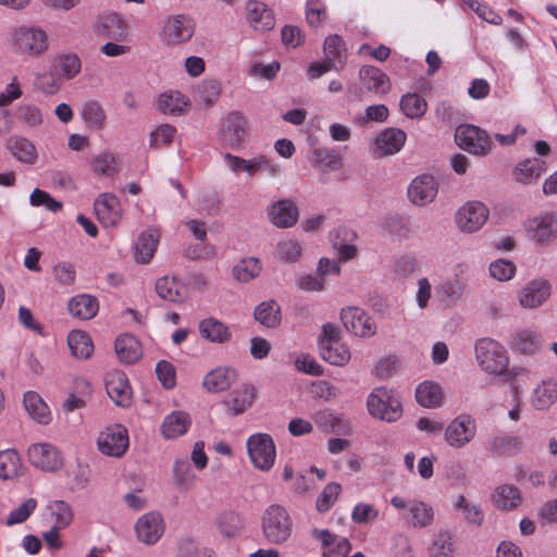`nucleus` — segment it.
Here are the masks:
<instances>
[{"mask_svg":"<svg viewBox=\"0 0 557 557\" xmlns=\"http://www.w3.org/2000/svg\"><path fill=\"white\" fill-rule=\"evenodd\" d=\"M391 505L397 510L408 509V521L414 528H428L434 521V509L425 502L419 499L407 502L400 496H393Z\"/></svg>","mask_w":557,"mask_h":557,"instance_id":"obj_14","label":"nucleus"},{"mask_svg":"<svg viewBox=\"0 0 557 557\" xmlns=\"http://www.w3.org/2000/svg\"><path fill=\"white\" fill-rule=\"evenodd\" d=\"M82 117L91 129H101L106 122V113L102 107L96 101H88L83 106Z\"/></svg>","mask_w":557,"mask_h":557,"instance_id":"obj_58","label":"nucleus"},{"mask_svg":"<svg viewBox=\"0 0 557 557\" xmlns=\"http://www.w3.org/2000/svg\"><path fill=\"white\" fill-rule=\"evenodd\" d=\"M319 349L322 359L333 366L344 367L351 358L349 347L341 341L339 329L332 323L322 325Z\"/></svg>","mask_w":557,"mask_h":557,"instance_id":"obj_3","label":"nucleus"},{"mask_svg":"<svg viewBox=\"0 0 557 557\" xmlns=\"http://www.w3.org/2000/svg\"><path fill=\"white\" fill-rule=\"evenodd\" d=\"M198 331L202 338L213 344H224L232 339L230 327L213 317L201 320Z\"/></svg>","mask_w":557,"mask_h":557,"instance_id":"obj_32","label":"nucleus"},{"mask_svg":"<svg viewBox=\"0 0 557 557\" xmlns=\"http://www.w3.org/2000/svg\"><path fill=\"white\" fill-rule=\"evenodd\" d=\"M544 171V162L533 158L518 163L515 170L516 181L522 184H532L539 180Z\"/></svg>","mask_w":557,"mask_h":557,"instance_id":"obj_47","label":"nucleus"},{"mask_svg":"<svg viewBox=\"0 0 557 557\" xmlns=\"http://www.w3.org/2000/svg\"><path fill=\"white\" fill-rule=\"evenodd\" d=\"M344 327L359 337H371L376 332V325L367 312L358 307H345L339 313Z\"/></svg>","mask_w":557,"mask_h":557,"instance_id":"obj_15","label":"nucleus"},{"mask_svg":"<svg viewBox=\"0 0 557 557\" xmlns=\"http://www.w3.org/2000/svg\"><path fill=\"white\" fill-rule=\"evenodd\" d=\"M67 308L72 317L79 320H90L97 314L99 304L96 297L79 294L70 299Z\"/></svg>","mask_w":557,"mask_h":557,"instance_id":"obj_38","label":"nucleus"},{"mask_svg":"<svg viewBox=\"0 0 557 557\" xmlns=\"http://www.w3.org/2000/svg\"><path fill=\"white\" fill-rule=\"evenodd\" d=\"M453 507L455 510L461 511L465 520L471 524L480 527L484 521V512L481 506L463 495H458L455 498Z\"/></svg>","mask_w":557,"mask_h":557,"instance_id":"obj_48","label":"nucleus"},{"mask_svg":"<svg viewBox=\"0 0 557 557\" xmlns=\"http://www.w3.org/2000/svg\"><path fill=\"white\" fill-rule=\"evenodd\" d=\"M255 398V387L252 385L245 384L232 392L226 404L232 413L237 416L250 408Z\"/></svg>","mask_w":557,"mask_h":557,"instance_id":"obj_44","label":"nucleus"},{"mask_svg":"<svg viewBox=\"0 0 557 557\" xmlns=\"http://www.w3.org/2000/svg\"><path fill=\"white\" fill-rule=\"evenodd\" d=\"M188 107L189 99L177 90L162 92L157 101V108L163 114L181 115Z\"/></svg>","mask_w":557,"mask_h":557,"instance_id":"obj_37","label":"nucleus"},{"mask_svg":"<svg viewBox=\"0 0 557 557\" xmlns=\"http://www.w3.org/2000/svg\"><path fill=\"white\" fill-rule=\"evenodd\" d=\"M221 95V85L215 79H205L196 88V99L206 107L218 101Z\"/></svg>","mask_w":557,"mask_h":557,"instance_id":"obj_57","label":"nucleus"},{"mask_svg":"<svg viewBox=\"0 0 557 557\" xmlns=\"http://www.w3.org/2000/svg\"><path fill=\"white\" fill-rule=\"evenodd\" d=\"M522 447L523 443L519 436L500 433L488 441L486 449L492 457L504 458L517 455Z\"/></svg>","mask_w":557,"mask_h":557,"instance_id":"obj_25","label":"nucleus"},{"mask_svg":"<svg viewBox=\"0 0 557 557\" xmlns=\"http://www.w3.org/2000/svg\"><path fill=\"white\" fill-rule=\"evenodd\" d=\"M525 231L532 242L543 245L557 236V214L541 213L525 222Z\"/></svg>","mask_w":557,"mask_h":557,"instance_id":"obj_16","label":"nucleus"},{"mask_svg":"<svg viewBox=\"0 0 557 557\" xmlns=\"http://www.w3.org/2000/svg\"><path fill=\"white\" fill-rule=\"evenodd\" d=\"M247 451L251 463L261 471H269L275 461L276 449L272 437L265 433H256L248 437Z\"/></svg>","mask_w":557,"mask_h":557,"instance_id":"obj_8","label":"nucleus"},{"mask_svg":"<svg viewBox=\"0 0 557 557\" xmlns=\"http://www.w3.org/2000/svg\"><path fill=\"white\" fill-rule=\"evenodd\" d=\"M367 407L372 417L386 422H394L403 414L399 398L386 387L374 388L368 396Z\"/></svg>","mask_w":557,"mask_h":557,"instance_id":"obj_4","label":"nucleus"},{"mask_svg":"<svg viewBox=\"0 0 557 557\" xmlns=\"http://www.w3.org/2000/svg\"><path fill=\"white\" fill-rule=\"evenodd\" d=\"M359 78L363 87L375 95H385L391 89L388 76L377 67L362 66L359 71Z\"/></svg>","mask_w":557,"mask_h":557,"instance_id":"obj_29","label":"nucleus"},{"mask_svg":"<svg viewBox=\"0 0 557 557\" xmlns=\"http://www.w3.org/2000/svg\"><path fill=\"white\" fill-rule=\"evenodd\" d=\"M109 397L121 407H128L132 403V388L125 373L112 371L106 380Z\"/></svg>","mask_w":557,"mask_h":557,"instance_id":"obj_23","label":"nucleus"},{"mask_svg":"<svg viewBox=\"0 0 557 557\" xmlns=\"http://www.w3.org/2000/svg\"><path fill=\"white\" fill-rule=\"evenodd\" d=\"M550 296V285L545 280L529 282L519 293V304L525 309H534L542 306Z\"/></svg>","mask_w":557,"mask_h":557,"instance_id":"obj_22","label":"nucleus"},{"mask_svg":"<svg viewBox=\"0 0 557 557\" xmlns=\"http://www.w3.org/2000/svg\"><path fill=\"white\" fill-rule=\"evenodd\" d=\"M159 238L152 233H143L135 245V259L137 262L147 263L153 257Z\"/></svg>","mask_w":557,"mask_h":557,"instance_id":"obj_54","label":"nucleus"},{"mask_svg":"<svg viewBox=\"0 0 557 557\" xmlns=\"http://www.w3.org/2000/svg\"><path fill=\"white\" fill-rule=\"evenodd\" d=\"M128 445V433L122 424L106 428L97 437L98 450L109 457H122L126 453Z\"/></svg>","mask_w":557,"mask_h":557,"instance_id":"obj_11","label":"nucleus"},{"mask_svg":"<svg viewBox=\"0 0 557 557\" xmlns=\"http://www.w3.org/2000/svg\"><path fill=\"white\" fill-rule=\"evenodd\" d=\"M11 39L14 52L21 55L37 57L48 49L47 34L40 27H16L11 33Z\"/></svg>","mask_w":557,"mask_h":557,"instance_id":"obj_6","label":"nucleus"},{"mask_svg":"<svg viewBox=\"0 0 557 557\" xmlns=\"http://www.w3.org/2000/svg\"><path fill=\"white\" fill-rule=\"evenodd\" d=\"M37 508V500L33 497L24 500L17 508L10 511L5 524L12 527L25 522Z\"/></svg>","mask_w":557,"mask_h":557,"instance_id":"obj_64","label":"nucleus"},{"mask_svg":"<svg viewBox=\"0 0 557 557\" xmlns=\"http://www.w3.org/2000/svg\"><path fill=\"white\" fill-rule=\"evenodd\" d=\"M298 289L307 293H321L326 288L325 278L318 272L299 275L296 280Z\"/></svg>","mask_w":557,"mask_h":557,"instance_id":"obj_63","label":"nucleus"},{"mask_svg":"<svg viewBox=\"0 0 557 557\" xmlns=\"http://www.w3.org/2000/svg\"><path fill=\"white\" fill-rule=\"evenodd\" d=\"M428 104L418 94H407L400 100V109L407 117L419 119L424 115Z\"/></svg>","mask_w":557,"mask_h":557,"instance_id":"obj_59","label":"nucleus"},{"mask_svg":"<svg viewBox=\"0 0 557 557\" xmlns=\"http://www.w3.org/2000/svg\"><path fill=\"white\" fill-rule=\"evenodd\" d=\"M190 425V416L186 411L175 410L164 417L160 431L165 440H174L186 434Z\"/></svg>","mask_w":557,"mask_h":557,"instance_id":"obj_27","label":"nucleus"},{"mask_svg":"<svg viewBox=\"0 0 557 557\" xmlns=\"http://www.w3.org/2000/svg\"><path fill=\"white\" fill-rule=\"evenodd\" d=\"M437 191L438 188L434 177L422 174L411 181L407 194L411 203L423 207L435 199Z\"/></svg>","mask_w":557,"mask_h":557,"instance_id":"obj_18","label":"nucleus"},{"mask_svg":"<svg viewBox=\"0 0 557 557\" xmlns=\"http://www.w3.org/2000/svg\"><path fill=\"white\" fill-rule=\"evenodd\" d=\"M416 399L424 408H440L444 404V392L438 383L423 381L416 388Z\"/></svg>","mask_w":557,"mask_h":557,"instance_id":"obj_34","label":"nucleus"},{"mask_svg":"<svg viewBox=\"0 0 557 557\" xmlns=\"http://www.w3.org/2000/svg\"><path fill=\"white\" fill-rule=\"evenodd\" d=\"M261 533L267 543L283 545L292 536L293 519L287 509L278 504L268 506L261 516Z\"/></svg>","mask_w":557,"mask_h":557,"instance_id":"obj_1","label":"nucleus"},{"mask_svg":"<svg viewBox=\"0 0 557 557\" xmlns=\"http://www.w3.org/2000/svg\"><path fill=\"white\" fill-rule=\"evenodd\" d=\"M324 55L332 65L343 69L346 61L345 42L337 35H330L324 40Z\"/></svg>","mask_w":557,"mask_h":557,"instance_id":"obj_52","label":"nucleus"},{"mask_svg":"<svg viewBox=\"0 0 557 557\" xmlns=\"http://www.w3.org/2000/svg\"><path fill=\"white\" fill-rule=\"evenodd\" d=\"M216 525L225 537H234L243 529V519L236 511L225 510L216 517Z\"/></svg>","mask_w":557,"mask_h":557,"instance_id":"obj_53","label":"nucleus"},{"mask_svg":"<svg viewBox=\"0 0 557 557\" xmlns=\"http://www.w3.org/2000/svg\"><path fill=\"white\" fill-rule=\"evenodd\" d=\"M315 424L326 433H348L350 425L348 420L344 417L336 414L330 409H321L313 413L312 416Z\"/></svg>","mask_w":557,"mask_h":557,"instance_id":"obj_35","label":"nucleus"},{"mask_svg":"<svg viewBox=\"0 0 557 557\" xmlns=\"http://www.w3.org/2000/svg\"><path fill=\"white\" fill-rule=\"evenodd\" d=\"M557 400V381L542 380L530 394V405L535 410H548Z\"/></svg>","mask_w":557,"mask_h":557,"instance_id":"obj_26","label":"nucleus"},{"mask_svg":"<svg viewBox=\"0 0 557 557\" xmlns=\"http://www.w3.org/2000/svg\"><path fill=\"white\" fill-rule=\"evenodd\" d=\"M262 265L258 258H244L239 260L232 270L236 281L247 283L256 278L261 272Z\"/></svg>","mask_w":557,"mask_h":557,"instance_id":"obj_51","label":"nucleus"},{"mask_svg":"<svg viewBox=\"0 0 557 557\" xmlns=\"http://www.w3.org/2000/svg\"><path fill=\"white\" fill-rule=\"evenodd\" d=\"M248 136L247 120L237 111L226 114L221 121L219 138L221 143L232 149L240 148Z\"/></svg>","mask_w":557,"mask_h":557,"instance_id":"obj_12","label":"nucleus"},{"mask_svg":"<svg viewBox=\"0 0 557 557\" xmlns=\"http://www.w3.org/2000/svg\"><path fill=\"white\" fill-rule=\"evenodd\" d=\"M96 33L104 38L122 40L125 37L126 30L117 14L107 13L99 17Z\"/></svg>","mask_w":557,"mask_h":557,"instance_id":"obj_41","label":"nucleus"},{"mask_svg":"<svg viewBox=\"0 0 557 557\" xmlns=\"http://www.w3.org/2000/svg\"><path fill=\"white\" fill-rule=\"evenodd\" d=\"M164 530L163 517L157 511L143 515L135 524L138 541L147 545L156 544L163 535Z\"/></svg>","mask_w":557,"mask_h":557,"instance_id":"obj_17","label":"nucleus"},{"mask_svg":"<svg viewBox=\"0 0 557 557\" xmlns=\"http://www.w3.org/2000/svg\"><path fill=\"white\" fill-rule=\"evenodd\" d=\"M490 216V209L481 201H467L455 214L458 228L468 234L480 231Z\"/></svg>","mask_w":557,"mask_h":557,"instance_id":"obj_10","label":"nucleus"},{"mask_svg":"<svg viewBox=\"0 0 557 557\" xmlns=\"http://www.w3.org/2000/svg\"><path fill=\"white\" fill-rule=\"evenodd\" d=\"M194 34V23L186 15H175L171 17L164 26L163 37L169 44H182L191 38Z\"/></svg>","mask_w":557,"mask_h":557,"instance_id":"obj_24","label":"nucleus"},{"mask_svg":"<svg viewBox=\"0 0 557 557\" xmlns=\"http://www.w3.org/2000/svg\"><path fill=\"white\" fill-rule=\"evenodd\" d=\"M18 121L28 127H38L44 123L41 110L33 103H21L16 107Z\"/></svg>","mask_w":557,"mask_h":557,"instance_id":"obj_61","label":"nucleus"},{"mask_svg":"<svg viewBox=\"0 0 557 557\" xmlns=\"http://www.w3.org/2000/svg\"><path fill=\"white\" fill-rule=\"evenodd\" d=\"M269 221L278 228L293 227L299 218L296 205L289 199H281L268 207Z\"/></svg>","mask_w":557,"mask_h":557,"instance_id":"obj_20","label":"nucleus"},{"mask_svg":"<svg viewBox=\"0 0 557 557\" xmlns=\"http://www.w3.org/2000/svg\"><path fill=\"white\" fill-rule=\"evenodd\" d=\"M94 207L98 220L106 227L116 225L121 219V205L117 197L113 194L103 193L99 195Z\"/></svg>","mask_w":557,"mask_h":557,"instance_id":"obj_21","label":"nucleus"},{"mask_svg":"<svg viewBox=\"0 0 557 557\" xmlns=\"http://www.w3.org/2000/svg\"><path fill=\"white\" fill-rule=\"evenodd\" d=\"M407 135L403 129L388 127L382 131L374 140V154L379 158L393 156L405 146Z\"/></svg>","mask_w":557,"mask_h":557,"instance_id":"obj_19","label":"nucleus"},{"mask_svg":"<svg viewBox=\"0 0 557 557\" xmlns=\"http://www.w3.org/2000/svg\"><path fill=\"white\" fill-rule=\"evenodd\" d=\"M91 170L96 174L113 176L120 171L119 161L113 153L104 151L91 160Z\"/></svg>","mask_w":557,"mask_h":557,"instance_id":"obj_56","label":"nucleus"},{"mask_svg":"<svg viewBox=\"0 0 557 557\" xmlns=\"http://www.w3.org/2000/svg\"><path fill=\"white\" fill-rule=\"evenodd\" d=\"M225 166L234 174L246 173L249 177L259 172L267 173L270 177H276L281 174V166L264 154H259L250 159H244L239 156L226 152L223 154Z\"/></svg>","mask_w":557,"mask_h":557,"instance_id":"obj_5","label":"nucleus"},{"mask_svg":"<svg viewBox=\"0 0 557 557\" xmlns=\"http://www.w3.org/2000/svg\"><path fill=\"white\" fill-rule=\"evenodd\" d=\"M474 350L475 359L483 371L494 375L505 374L509 366V357L502 344L484 337L476 341Z\"/></svg>","mask_w":557,"mask_h":557,"instance_id":"obj_2","label":"nucleus"},{"mask_svg":"<svg viewBox=\"0 0 557 557\" xmlns=\"http://www.w3.org/2000/svg\"><path fill=\"white\" fill-rule=\"evenodd\" d=\"M27 458L33 467L45 472H58L64 466L60 449L47 442L32 444L27 449Z\"/></svg>","mask_w":557,"mask_h":557,"instance_id":"obj_9","label":"nucleus"},{"mask_svg":"<svg viewBox=\"0 0 557 557\" xmlns=\"http://www.w3.org/2000/svg\"><path fill=\"white\" fill-rule=\"evenodd\" d=\"M521 500L519 488L510 484L497 486L492 494V503L499 510H512Z\"/></svg>","mask_w":557,"mask_h":557,"instance_id":"obj_40","label":"nucleus"},{"mask_svg":"<svg viewBox=\"0 0 557 557\" xmlns=\"http://www.w3.org/2000/svg\"><path fill=\"white\" fill-rule=\"evenodd\" d=\"M478 424L469 413H460L454 418L444 429V441L454 449H461L475 438Z\"/></svg>","mask_w":557,"mask_h":557,"instance_id":"obj_7","label":"nucleus"},{"mask_svg":"<svg viewBox=\"0 0 557 557\" xmlns=\"http://www.w3.org/2000/svg\"><path fill=\"white\" fill-rule=\"evenodd\" d=\"M304 247L295 238H285L277 243L276 251L283 262L294 263L299 261Z\"/></svg>","mask_w":557,"mask_h":557,"instance_id":"obj_60","label":"nucleus"},{"mask_svg":"<svg viewBox=\"0 0 557 557\" xmlns=\"http://www.w3.org/2000/svg\"><path fill=\"white\" fill-rule=\"evenodd\" d=\"M458 550V542L450 530L436 532L428 548L429 557H454Z\"/></svg>","mask_w":557,"mask_h":557,"instance_id":"obj_31","label":"nucleus"},{"mask_svg":"<svg viewBox=\"0 0 557 557\" xmlns=\"http://www.w3.org/2000/svg\"><path fill=\"white\" fill-rule=\"evenodd\" d=\"M25 472L26 467L15 449L0 450V480L15 481L23 476Z\"/></svg>","mask_w":557,"mask_h":557,"instance_id":"obj_30","label":"nucleus"},{"mask_svg":"<svg viewBox=\"0 0 557 557\" xmlns=\"http://www.w3.org/2000/svg\"><path fill=\"white\" fill-rule=\"evenodd\" d=\"M55 69L59 76L72 79L81 72L82 62L74 53H63L55 58Z\"/></svg>","mask_w":557,"mask_h":557,"instance_id":"obj_55","label":"nucleus"},{"mask_svg":"<svg viewBox=\"0 0 557 557\" xmlns=\"http://www.w3.org/2000/svg\"><path fill=\"white\" fill-rule=\"evenodd\" d=\"M236 379L237 373L234 369L216 367L205 375L202 387L208 393H221L228 389Z\"/></svg>","mask_w":557,"mask_h":557,"instance_id":"obj_28","label":"nucleus"},{"mask_svg":"<svg viewBox=\"0 0 557 557\" xmlns=\"http://www.w3.org/2000/svg\"><path fill=\"white\" fill-rule=\"evenodd\" d=\"M256 321L269 329H275L281 324V307L275 300L263 301L255 308Z\"/></svg>","mask_w":557,"mask_h":557,"instance_id":"obj_45","label":"nucleus"},{"mask_svg":"<svg viewBox=\"0 0 557 557\" xmlns=\"http://www.w3.org/2000/svg\"><path fill=\"white\" fill-rule=\"evenodd\" d=\"M540 335L531 330L517 332L511 339V348L523 355H533L540 346Z\"/></svg>","mask_w":557,"mask_h":557,"instance_id":"obj_50","label":"nucleus"},{"mask_svg":"<svg viewBox=\"0 0 557 557\" xmlns=\"http://www.w3.org/2000/svg\"><path fill=\"white\" fill-rule=\"evenodd\" d=\"M156 292L166 301L183 302L186 299V288L176 276L164 275L157 280Z\"/></svg>","mask_w":557,"mask_h":557,"instance_id":"obj_33","label":"nucleus"},{"mask_svg":"<svg viewBox=\"0 0 557 557\" xmlns=\"http://www.w3.org/2000/svg\"><path fill=\"white\" fill-rule=\"evenodd\" d=\"M8 148L13 157L25 164H34L37 161V149L27 138L12 136L8 140Z\"/></svg>","mask_w":557,"mask_h":557,"instance_id":"obj_43","label":"nucleus"},{"mask_svg":"<svg viewBox=\"0 0 557 557\" xmlns=\"http://www.w3.org/2000/svg\"><path fill=\"white\" fill-rule=\"evenodd\" d=\"M114 348L117 358L125 363L136 362L143 354L140 343L129 334L119 336Z\"/></svg>","mask_w":557,"mask_h":557,"instance_id":"obj_42","label":"nucleus"},{"mask_svg":"<svg viewBox=\"0 0 557 557\" xmlns=\"http://www.w3.org/2000/svg\"><path fill=\"white\" fill-rule=\"evenodd\" d=\"M246 8L247 21L256 30H268L274 27L273 14L264 3L250 0Z\"/></svg>","mask_w":557,"mask_h":557,"instance_id":"obj_36","label":"nucleus"},{"mask_svg":"<svg viewBox=\"0 0 557 557\" xmlns=\"http://www.w3.org/2000/svg\"><path fill=\"white\" fill-rule=\"evenodd\" d=\"M311 164L323 172L337 171L341 168V158L333 149L320 147L313 149Z\"/></svg>","mask_w":557,"mask_h":557,"instance_id":"obj_49","label":"nucleus"},{"mask_svg":"<svg viewBox=\"0 0 557 557\" xmlns=\"http://www.w3.org/2000/svg\"><path fill=\"white\" fill-rule=\"evenodd\" d=\"M48 508L55 519L57 528L64 529L72 523L74 512L67 503L63 500H53L49 504Z\"/></svg>","mask_w":557,"mask_h":557,"instance_id":"obj_62","label":"nucleus"},{"mask_svg":"<svg viewBox=\"0 0 557 557\" xmlns=\"http://www.w3.org/2000/svg\"><path fill=\"white\" fill-rule=\"evenodd\" d=\"M455 140L461 149L480 156L486 154L492 145L484 131L470 124L459 125L456 128Z\"/></svg>","mask_w":557,"mask_h":557,"instance_id":"obj_13","label":"nucleus"},{"mask_svg":"<svg viewBox=\"0 0 557 557\" xmlns=\"http://www.w3.org/2000/svg\"><path fill=\"white\" fill-rule=\"evenodd\" d=\"M24 408L28 416L39 424H48L51 421V412L47 404L36 392L28 391L23 397Z\"/></svg>","mask_w":557,"mask_h":557,"instance_id":"obj_39","label":"nucleus"},{"mask_svg":"<svg viewBox=\"0 0 557 557\" xmlns=\"http://www.w3.org/2000/svg\"><path fill=\"white\" fill-rule=\"evenodd\" d=\"M67 344L72 355L79 359H88L94 351L92 341L84 331H72L67 336Z\"/></svg>","mask_w":557,"mask_h":557,"instance_id":"obj_46","label":"nucleus"}]
</instances>
